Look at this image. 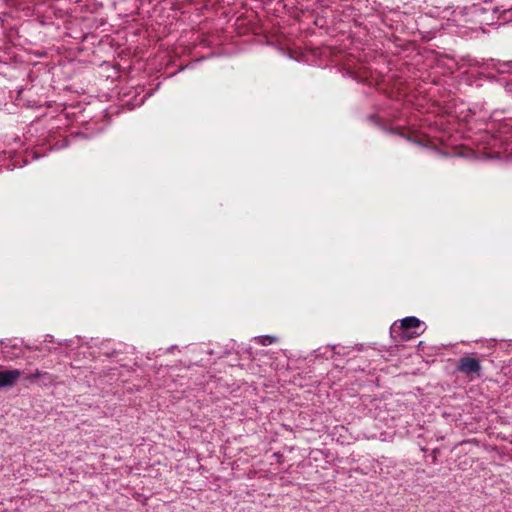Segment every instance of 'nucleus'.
<instances>
[{
  "label": "nucleus",
  "instance_id": "obj_1",
  "mask_svg": "<svg viewBox=\"0 0 512 512\" xmlns=\"http://www.w3.org/2000/svg\"><path fill=\"white\" fill-rule=\"evenodd\" d=\"M421 326V321L415 316L405 317L400 320V324L397 326L396 323L391 327L392 333H398L401 340H409L411 338L417 337L420 335V332H417Z\"/></svg>",
  "mask_w": 512,
  "mask_h": 512
},
{
  "label": "nucleus",
  "instance_id": "obj_2",
  "mask_svg": "<svg viewBox=\"0 0 512 512\" xmlns=\"http://www.w3.org/2000/svg\"><path fill=\"white\" fill-rule=\"evenodd\" d=\"M457 370L467 376L472 374L479 376L481 372V364L476 358L462 357L458 361Z\"/></svg>",
  "mask_w": 512,
  "mask_h": 512
},
{
  "label": "nucleus",
  "instance_id": "obj_3",
  "mask_svg": "<svg viewBox=\"0 0 512 512\" xmlns=\"http://www.w3.org/2000/svg\"><path fill=\"white\" fill-rule=\"evenodd\" d=\"M24 381L28 384H39L41 386H49L52 385L55 382V377L53 374L41 371V370H35V372L27 374L24 376Z\"/></svg>",
  "mask_w": 512,
  "mask_h": 512
},
{
  "label": "nucleus",
  "instance_id": "obj_4",
  "mask_svg": "<svg viewBox=\"0 0 512 512\" xmlns=\"http://www.w3.org/2000/svg\"><path fill=\"white\" fill-rule=\"evenodd\" d=\"M21 375L22 371L19 369L0 371V388L12 387Z\"/></svg>",
  "mask_w": 512,
  "mask_h": 512
},
{
  "label": "nucleus",
  "instance_id": "obj_5",
  "mask_svg": "<svg viewBox=\"0 0 512 512\" xmlns=\"http://www.w3.org/2000/svg\"><path fill=\"white\" fill-rule=\"evenodd\" d=\"M339 348V346L337 345H325V346H321L317 349L314 350V356L315 358H324V359H329L331 358L334 354H340L341 352L339 350H337Z\"/></svg>",
  "mask_w": 512,
  "mask_h": 512
},
{
  "label": "nucleus",
  "instance_id": "obj_6",
  "mask_svg": "<svg viewBox=\"0 0 512 512\" xmlns=\"http://www.w3.org/2000/svg\"><path fill=\"white\" fill-rule=\"evenodd\" d=\"M255 340L257 341V343L263 346H268L275 343L277 341V338L271 335H261L256 337Z\"/></svg>",
  "mask_w": 512,
  "mask_h": 512
}]
</instances>
